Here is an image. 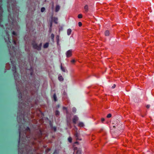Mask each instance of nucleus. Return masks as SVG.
Wrapping results in <instances>:
<instances>
[{
  "mask_svg": "<svg viewBox=\"0 0 154 154\" xmlns=\"http://www.w3.org/2000/svg\"><path fill=\"white\" fill-rule=\"evenodd\" d=\"M42 43H41L38 45L36 43H34L33 44V47L34 48L37 49L38 50H40L41 49Z\"/></svg>",
  "mask_w": 154,
  "mask_h": 154,
  "instance_id": "f257e3e1",
  "label": "nucleus"
},
{
  "mask_svg": "<svg viewBox=\"0 0 154 154\" xmlns=\"http://www.w3.org/2000/svg\"><path fill=\"white\" fill-rule=\"evenodd\" d=\"M105 120V119L104 118H102L101 119V121L102 122H103V121H104Z\"/></svg>",
  "mask_w": 154,
  "mask_h": 154,
  "instance_id": "a878e982",
  "label": "nucleus"
},
{
  "mask_svg": "<svg viewBox=\"0 0 154 154\" xmlns=\"http://www.w3.org/2000/svg\"><path fill=\"white\" fill-rule=\"evenodd\" d=\"M55 114L56 115H58L59 114V112L58 111H56L55 112Z\"/></svg>",
  "mask_w": 154,
  "mask_h": 154,
  "instance_id": "4be33fe9",
  "label": "nucleus"
},
{
  "mask_svg": "<svg viewBox=\"0 0 154 154\" xmlns=\"http://www.w3.org/2000/svg\"><path fill=\"white\" fill-rule=\"evenodd\" d=\"M60 6L58 5H57L55 7V11L56 12H57L60 9Z\"/></svg>",
  "mask_w": 154,
  "mask_h": 154,
  "instance_id": "423d86ee",
  "label": "nucleus"
},
{
  "mask_svg": "<svg viewBox=\"0 0 154 154\" xmlns=\"http://www.w3.org/2000/svg\"><path fill=\"white\" fill-rule=\"evenodd\" d=\"M75 61L74 60H72L71 61V62L72 63H74L75 62Z\"/></svg>",
  "mask_w": 154,
  "mask_h": 154,
  "instance_id": "cd10ccee",
  "label": "nucleus"
},
{
  "mask_svg": "<svg viewBox=\"0 0 154 154\" xmlns=\"http://www.w3.org/2000/svg\"><path fill=\"white\" fill-rule=\"evenodd\" d=\"M105 34L106 36H109V32L108 31H106L105 32Z\"/></svg>",
  "mask_w": 154,
  "mask_h": 154,
  "instance_id": "ddd939ff",
  "label": "nucleus"
},
{
  "mask_svg": "<svg viewBox=\"0 0 154 154\" xmlns=\"http://www.w3.org/2000/svg\"><path fill=\"white\" fill-rule=\"evenodd\" d=\"M74 144H79V143L78 142L76 141L74 143Z\"/></svg>",
  "mask_w": 154,
  "mask_h": 154,
  "instance_id": "c85d7f7f",
  "label": "nucleus"
},
{
  "mask_svg": "<svg viewBox=\"0 0 154 154\" xmlns=\"http://www.w3.org/2000/svg\"><path fill=\"white\" fill-rule=\"evenodd\" d=\"M72 50H69L66 53V57H69L72 55Z\"/></svg>",
  "mask_w": 154,
  "mask_h": 154,
  "instance_id": "39448f33",
  "label": "nucleus"
},
{
  "mask_svg": "<svg viewBox=\"0 0 154 154\" xmlns=\"http://www.w3.org/2000/svg\"><path fill=\"white\" fill-rule=\"evenodd\" d=\"M72 139L71 137H69L68 138V141L70 142L71 143L72 142Z\"/></svg>",
  "mask_w": 154,
  "mask_h": 154,
  "instance_id": "4468645a",
  "label": "nucleus"
},
{
  "mask_svg": "<svg viewBox=\"0 0 154 154\" xmlns=\"http://www.w3.org/2000/svg\"><path fill=\"white\" fill-rule=\"evenodd\" d=\"M116 86V85L114 84L113 85V86H112V88H115Z\"/></svg>",
  "mask_w": 154,
  "mask_h": 154,
  "instance_id": "393cba45",
  "label": "nucleus"
},
{
  "mask_svg": "<svg viewBox=\"0 0 154 154\" xmlns=\"http://www.w3.org/2000/svg\"><path fill=\"white\" fill-rule=\"evenodd\" d=\"M55 153V152H54L53 154H54Z\"/></svg>",
  "mask_w": 154,
  "mask_h": 154,
  "instance_id": "72a5a7b5",
  "label": "nucleus"
},
{
  "mask_svg": "<svg viewBox=\"0 0 154 154\" xmlns=\"http://www.w3.org/2000/svg\"><path fill=\"white\" fill-rule=\"evenodd\" d=\"M58 79L60 81H63V79L61 75H59L58 77Z\"/></svg>",
  "mask_w": 154,
  "mask_h": 154,
  "instance_id": "9d476101",
  "label": "nucleus"
},
{
  "mask_svg": "<svg viewBox=\"0 0 154 154\" xmlns=\"http://www.w3.org/2000/svg\"><path fill=\"white\" fill-rule=\"evenodd\" d=\"M14 44H15V42H14Z\"/></svg>",
  "mask_w": 154,
  "mask_h": 154,
  "instance_id": "2f4dec72",
  "label": "nucleus"
},
{
  "mask_svg": "<svg viewBox=\"0 0 154 154\" xmlns=\"http://www.w3.org/2000/svg\"><path fill=\"white\" fill-rule=\"evenodd\" d=\"M78 17L79 18H81L82 17V15L81 14H79L78 15Z\"/></svg>",
  "mask_w": 154,
  "mask_h": 154,
  "instance_id": "a211bd4d",
  "label": "nucleus"
},
{
  "mask_svg": "<svg viewBox=\"0 0 154 154\" xmlns=\"http://www.w3.org/2000/svg\"><path fill=\"white\" fill-rule=\"evenodd\" d=\"M72 32V30L71 29H69L67 30V34L68 35H69Z\"/></svg>",
  "mask_w": 154,
  "mask_h": 154,
  "instance_id": "1a4fd4ad",
  "label": "nucleus"
},
{
  "mask_svg": "<svg viewBox=\"0 0 154 154\" xmlns=\"http://www.w3.org/2000/svg\"><path fill=\"white\" fill-rule=\"evenodd\" d=\"M48 46V43H45L43 45V47L44 48H47Z\"/></svg>",
  "mask_w": 154,
  "mask_h": 154,
  "instance_id": "9b49d317",
  "label": "nucleus"
},
{
  "mask_svg": "<svg viewBox=\"0 0 154 154\" xmlns=\"http://www.w3.org/2000/svg\"><path fill=\"white\" fill-rule=\"evenodd\" d=\"M60 67L62 70L63 72H66V68L64 67H63L62 65H61Z\"/></svg>",
  "mask_w": 154,
  "mask_h": 154,
  "instance_id": "6e6552de",
  "label": "nucleus"
},
{
  "mask_svg": "<svg viewBox=\"0 0 154 154\" xmlns=\"http://www.w3.org/2000/svg\"><path fill=\"white\" fill-rule=\"evenodd\" d=\"M84 9H85V11L86 12H88V5H86L84 7Z\"/></svg>",
  "mask_w": 154,
  "mask_h": 154,
  "instance_id": "0eeeda50",
  "label": "nucleus"
},
{
  "mask_svg": "<svg viewBox=\"0 0 154 154\" xmlns=\"http://www.w3.org/2000/svg\"><path fill=\"white\" fill-rule=\"evenodd\" d=\"M150 105H147L146 106V108H149L150 107Z\"/></svg>",
  "mask_w": 154,
  "mask_h": 154,
  "instance_id": "bb28decb",
  "label": "nucleus"
},
{
  "mask_svg": "<svg viewBox=\"0 0 154 154\" xmlns=\"http://www.w3.org/2000/svg\"><path fill=\"white\" fill-rule=\"evenodd\" d=\"M59 37L58 35H57L56 36V39L57 40V42H59Z\"/></svg>",
  "mask_w": 154,
  "mask_h": 154,
  "instance_id": "6ab92c4d",
  "label": "nucleus"
},
{
  "mask_svg": "<svg viewBox=\"0 0 154 154\" xmlns=\"http://www.w3.org/2000/svg\"><path fill=\"white\" fill-rule=\"evenodd\" d=\"M15 68H14V69L13 70L14 71H15Z\"/></svg>",
  "mask_w": 154,
  "mask_h": 154,
  "instance_id": "7c9ffc66",
  "label": "nucleus"
},
{
  "mask_svg": "<svg viewBox=\"0 0 154 154\" xmlns=\"http://www.w3.org/2000/svg\"><path fill=\"white\" fill-rule=\"evenodd\" d=\"M63 109L65 110L66 113H68V111L67 108L66 107H63Z\"/></svg>",
  "mask_w": 154,
  "mask_h": 154,
  "instance_id": "aec40b11",
  "label": "nucleus"
},
{
  "mask_svg": "<svg viewBox=\"0 0 154 154\" xmlns=\"http://www.w3.org/2000/svg\"><path fill=\"white\" fill-rule=\"evenodd\" d=\"M74 150L76 152V154H81V150L75 147L74 148Z\"/></svg>",
  "mask_w": 154,
  "mask_h": 154,
  "instance_id": "7ed1b4c3",
  "label": "nucleus"
},
{
  "mask_svg": "<svg viewBox=\"0 0 154 154\" xmlns=\"http://www.w3.org/2000/svg\"><path fill=\"white\" fill-rule=\"evenodd\" d=\"M76 111V109L75 108H72V112H75Z\"/></svg>",
  "mask_w": 154,
  "mask_h": 154,
  "instance_id": "5701e85b",
  "label": "nucleus"
},
{
  "mask_svg": "<svg viewBox=\"0 0 154 154\" xmlns=\"http://www.w3.org/2000/svg\"><path fill=\"white\" fill-rule=\"evenodd\" d=\"M111 117V114H110V113L109 114L107 115V118H110Z\"/></svg>",
  "mask_w": 154,
  "mask_h": 154,
  "instance_id": "412c9836",
  "label": "nucleus"
},
{
  "mask_svg": "<svg viewBox=\"0 0 154 154\" xmlns=\"http://www.w3.org/2000/svg\"><path fill=\"white\" fill-rule=\"evenodd\" d=\"M53 6H54V3L53 2Z\"/></svg>",
  "mask_w": 154,
  "mask_h": 154,
  "instance_id": "473e14b6",
  "label": "nucleus"
},
{
  "mask_svg": "<svg viewBox=\"0 0 154 154\" xmlns=\"http://www.w3.org/2000/svg\"><path fill=\"white\" fill-rule=\"evenodd\" d=\"M45 10V8L44 7H42L41 8V11L42 12H43Z\"/></svg>",
  "mask_w": 154,
  "mask_h": 154,
  "instance_id": "dca6fc26",
  "label": "nucleus"
},
{
  "mask_svg": "<svg viewBox=\"0 0 154 154\" xmlns=\"http://www.w3.org/2000/svg\"><path fill=\"white\" fill-rule=\"evenodd\" d=\"M75 136L77 140H81L82 139L80 137L79 134V133H78L77 132H76L75 134Z\"/></svg>",
  "mask_w": 154,
  "mask_h": 154,
  "instance_id": "f03ea898",
  "label": "nucleus"
},
{
  "mask_svg": "<svg viewBox=\"0 0 154 154\" xmlns=\"http://www.w3.org/2000/svg\"><path fill=\"white\" fill-rule=\"evenodd\" d=\"M78 118L77 116H74L72 119L73 122L75 124H76L77 122L78 121Z\"/></svg>",
  "mask_w": 154,
  "mask_h": 154,
  "instance_id": "20e7f679",
  "label": "nucleus"
},
{
  "mask_svg": "<svg viewBox=\"0 0 154 154\" xmlns=\"http://www.w3.org/2000/svg\"><path fill=\"white\" fill-rule=\"evenodd\" d=\"M78 126L82 127L84 126V124L82 122H80L78 124Z\"/></svg>",
  "mask_w": 154,
  "mask_h": 154,
  "instance_id": "f8f14e48",
  "label": "nucleus"
},
{
  "mask_svg": "<svg viewBox=\"0 0 154 154\" xmlns=\"http://www.w3.org/2000/svg\"><path fill=\"white\" fill-rule=\"evenodd\" d=\"M78 25L79 26H81L82 25V23L81 22H79L78 23Z\"/></svg>",
  "mask_w": 154,
  "mask_h": 154,
  "instance_id": "b1692460",
  "label": "nucleus"
},
{
  "mask_svg": "<svg viewBox=\"0 0 154 154\" xmlns=\"http://www.w3.org/2000/svg\"><path fill=\"white\" fill-rule=\"evenodd\" d=\"M54 35L53 34H52L51 35V39L53 41L54 40Z\"/></svg>",
  "mask_w": 154,
  "mask_h": 154,
  "instance_id": "f3484780",
  "label": "nucleus"
},
{
  "mask_svg": "<svg viewBox=\"0 0 154 154\" xmlns=\"http://www.w3.org/2000/svg\"><path fill=\"white\" fill-rule=\"evenodd\" d=\"M12 34L14 35H15V32L14 31H13V32H12Z\"/></svg>",
  "mask_w": 154,
  "mask_h": 154,
  "instance_id": "c756f323",
  "label": "nucleus"
},
{
  "mask_svg": "<svg viewBox=\"0 0 154 154\" xmlns=\"http://www.w3.org/2000/svg\"><path fill=\"white\" fill-rule=\"evenodd\" d=\"M53 97L54 98V99L55 101H56L57 100V97L56 96V95L55 94H54L53 95Z\"/></svg>",
  "mask_w": 154,
  "mask_h": 154,
  "instance_id": "2eb2a0df",
  "label": "nucleus"
}]
</instances>
